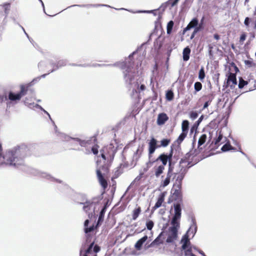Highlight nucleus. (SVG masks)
<instances>
[{
  "label": "nucleus",
  "mask_w": 256,
  "mask_h": 256,
  "mask_svg": "<svg viewBox=\"0 0 256 256\" xmlns=\"http://www.w3.org/2000/svg\"><path fill=\"white\" fill-rule=\"evenodd\" d=\"M181 208L180 204H174V214L168 230H162L158 236L146 248H148L156 244H162L166 240L167 243L174 244L178 238V231L180 228Z\"/></svg>",
  "instance_id": "1"
},
{
  "label": "nucleus",
  "mask_w": 256,
  "mask_h": 256,
  "mask_svg": "<svg viewBox=\"0 0 256 256\" xmlns=\"http://www.w3.org/2000/svg\"><path fill=\"white\" fill-rule=\"evenodd\" d=\"M28 148L24 146L8 150L2 158L4 163L16 167L22 165L23 159L28 156Z\"/></svg>",
  "instance_id": "2"
},
{
  "label": "nucleus",
  "mask_w": 256,
  "mask_h": 256,
  "mask_svg": "<svg viewBox=\"0 0 256 256\" xmlns=\"http://www.w3.org/2000/svg\"><path fill=\"white\" fill-rule=\"evenodd\" d=\"M100 198H94L84 203L83 209L88 213V217H92L94 214L100 202Z\"/></svg>",
  "instance_id": "3"
},
{
  "label": "nucleus",
  "mask_w": 256,
  "mask_h": 256,
  "mask_svg": "<svg viewBox=\"0 0 256 256\" xmlns=\"http://www.w3.org/2000/svg\"><path fill=\"white\" fill-rule=\"evenodd\" d=\"M116 64L124 70L123 72L124 74V77L126 81L130 83L133 77L132 72L130 66L123 62H118Z\"/></svg>",
  "instance_id": "4"
},
{
  "label": "nucleus",
  "mask_w": 256,
  "mask_h": 256,
  "mask_svg": "<svg viewBox=\"0 0 256 256\" xmlns=\"http://www.w3.org/2000/svg\"><path fill=\"white\" fill-rule=\"evenodd\" d=\"M148 236H144L142 238L138 240L137 242L134 244V248L136 249V250L132 251L131 254L134 256L139 255L140 254V252H138V250H141L143 246L145 250H147L148 248H146L148 246L150 245H147L146 240H148Z\"/></svg>",
  "instance_id": "5"
},
{
  "label": "nucleus",
  "mask_w": 256,
  "mask_h": 256,
  "mask_svg": "<svg viewBox=\"0 0 256 256\" xmlns=\"http://www.w3.org/2000/svg\"><path fill=\"white\" fill-rule=\"evenodd\" d=\"M172 154H170L169 155L162 154L157 158L156 160H160L162 162V165H164V166H165L167 162H168V164L170 166L169 168H171L170 166L172 164Z\"/></svg>",
  "instance_id": "6"
},
{
  "label": "nucleus",
  "mask_w": 256,
  "mask_h": 256,
  "mask_svg": "<svg viewBox=\"0 0 256 256\" xmlns=\"http://www.w3.org/2000/svg\"><path fill=\"white\" fill-rule=\"evenodd\" d=\"M160 147V146L157 145V140L152 138L148 142V154L149 156L154 153L156 148Z\"/></svg>",
  "instance_id": "7"
},
{
  "label": "nucleus",
  "mask_w": 256,
  "mask_h": 256,
  "mask_svg": "<svg viewBox=\"0 0 256 256\" xmlns=\"http://www.w3.org/2000/svg\"><path fill=\"white\" fill-rule=\"evenodd\" d=\"M96 174L99 182L104 188H106L108 186L107 182L102 176L100 172V170L98 168H97L96 170Z\"/></svg>",
  "instance_id": "8"
},
{
  "label": "nucleus",
  "mask_w": 256,
  "mask_h": 256,
  "mask_svg": "<svg viewBox=\"0 0 256 256\" xmlns=\"http://www.w3.org/2000/svg\"><path fill=\"white\" fill-rule=\"evenodd\" d=\"M60 136L62 137V138L64 139V140L68 141V140H72L78 143L81 146H84L86 144V142L84 141L81 140L80 139L77 138H72L69 137L68 136H66V134H60Z\"/></svg>",
  "instance_id": "9"
},
{
  "label": "nucleus",
  "mask_w": 256,
  "mask_h": 256,
  "mask_svg": "<svg viewBox=\"0 0 256 256\" xmlns=\"http://www.w3.org/2000/svg\"><path fill=\"white\" fill-rule=\"evenodd\" d=\"M228 84L230 87L234 86L236 84V78L235 74L230 73L228 78Z\"/></svg>",
  "instance_id": "10"
},
{
  "label": "nucleus",
  "mask_w": 256,
  "mask_h": 256,
  "mask_svg": "<svg viewBox=\"0 0 256 256\" xmlns=\"http://www.w3.org/2000/svg\"><path fill=\"white\" fill-rule=\"evenodd\" d=\"M168 120V116L164 113H161L158 115L157 124L158 125L164 124Z\"/></svg>",
  "instance_id": "11"
},
{
  "label": "nucleus",
  "mask_w": 256,
  "mask_h": 256,
  "mask_svg": "<svg viewBox=\"0 0 256 256\" xmlns=\"http://www.w3.org/2000/svg\"><path fill=\"white\" fill-rule=\"evenodd\" d=\"M172 169L169 168L166 178L162 182L160 186L164 188L168 185L170 182V178L172 176Z\"/></svg>",
  "instance_id": "12"
},
{
  "label": "nucleus",
  "mask_w": 256,
  "mask_h": 256,
  "mask_svg": "<svg viewBox=\"0 0 256 256\" xmlns=\"http://www.w3.org/2000/svg\"><path fill=\"white\" fill-rule=\"evenodd\" d=\"M168 222L169 220L168 219L162 217L160 219L158 224V226L161 228L162 230H164L167 228Z\"/></svg>",
  "instance_id": "13"
},
{
  "label": "nucleus",
  "mask_w": 256,
  "mask_h": 256,
  "mask_svg": "<svg viewBox=\"0 0 256 256\" xmlns=\"http://www.w3.org/2000/svg\"><path fill=\"white\" fill-rule=\"evenodd\" d=\"M198 25V20L196 18H193L188 24L187 26L184 29V32L190 30V29L195 28Z\"/></svg>",
  "instance_id": "14"
},
{
  "label": "nucleus",
  "mask_w": 256,
  "mask_h": 256,
  "mask_svg": "<svg viewBox=\"0 0 256 256\" xmlns=\"http://www.w3.org/2000/svg\"><path fill=\"white\" fill-rule=\"evenodd\" d=\"M164 170V165H160L154 168V174L156 178H158L162 174Z\"/></svg>",
  "instance_id": "15"
},
{
  "label": "nucleus",
  "mask_w": 256,
  "mask_h": 256,
  "mask_svg": "<svg viewBox=\"0 0 256 256\" xmlns=\"http://www.w3.org/2000/svg\"><path fill=\"white\" fill-rule=\"evenodd\" d=\"M24 103L26 105H27L28 106H29L30 108H32L33 107H36V108H40V110H43L45 113H46L49 116L50 118H50V114L46 111L44 109H43L40 105L38 104H34V103H29L28 101H27V100H26L25 101H24Z\"/></svg>",
  "instance_id": "16"
},
{
  "label": "nucleus",
  "mask_w": 256,
  "mask_h": 256,
  "mask_svg": "<svg viewBox=\"0 0 256 256\" xmlns=\"http://www.w3.org/2000/svg\"><path fill=\"white\" fill-rule=\"evenodd\" d=\"M164 193L161 194H160V196H159L158 200L157 202H156L155 206H154V208L156 209V208H160L162 206V202H164Z\"/></svg>",
  "instance_id": "17"
},
{
  "label": "nucleus",
  "mask_w": 256,
  "mask_h": 256,
  "mask_svg": "<svg viewBox=\"0 0 256 256\" xmlns=\"http://www.w3.org/2000/svg\"><path fill=\"white\" fill-rule=\"evenodd\" d=\"M22 97V96L19 93L14 94L10 92L8 95L9 99L12 101L20 100Z\"/></svg>",
  "instance_id": "18"
},
{
  "label": "nucleus",
  "mask_w": 256,
  "mask_h": 256,
  "mask_svg": "<svg viewBox=\"0 0 256 256\" xmlns=\"http://www.w3.org/2000/svg\"><path fill=\"white\" fill-rule=\"evenodd\" d=\"M190 50L189 48L186 47L184 48L182 52L183 60L184 61H187L190 58Z\"/></svg>",
  "instance_id": "19"
},
{
  "label": "nucleus",
  "mask_w": 256,
  "mask_h": 256,
  "mask_svg": "<svg viewBox=\"0 0 256 256\" xmlns=\"http://www.w3.org/2000/svg\"><path fill=\"white\" fill-rule=\"evenodd\" d=\"M207 140V136L206 134H202L198 140V148H202L200 146L203 145Z\"/></svg>",
  "instance_id": "20"
},
{
  "label": "nucleus",
  "mask_w": 256,
  "mask_h": 256,
  "mask_svg": "<svg viewBox=\"0 0 256 256\" xmlns=\"http://www.w3.org/2000/svg\"><path fill=\"white\" fill-rule=\"evenodd\" d=\"M189 122L187 120H184L182 122V130L183 132L188 133V130Z\"/></svg>",
  "instance_id": "21"
},
{
  "label": "nucleus",
  "mask_w": 256,
  "mask_h": 256,
  "mask_svg": "<svg viewBox=\"0 0 256 256\" xmlns=\"http://www.w3.org/2000/svg\"><path fill=\"white\" fill-rule=\"evenodd\" d=\"M184 178V174L182 173L179 174L176 176V184H178V188H180V186L181 182H182V180H183Z\"/></svg>",
  "instance_id": "22"
},
{
  "label": "nucleus",
  "mask_w": 256,
  "mask_h": 256,
  "mask_svg": "<svg viewBox=\"0 0 256 256\" xmlns=\"http://www.w3.org/2000/svg\"><path fill=\"white\" fill-rule=\"evenodd\" d=\"M224 139V140L222 142V143H224L226 142L227 140V138L226 137L223 138L222 135L220 133L218 138L216 139L215 141V144L216 145H219L220 142Z\"/></svg>",
  "instance_id": "23"
},
{
  "label": "nucleus",
  "mask_w": 256,
  "mask_h": 256,
  "mask_svg": "<svg viewBox=\"0 0 256 256\" xmlns=\"http://www.w3.org/2000/svg\"><path fill=\"white\" fill-rule=\"evenodd\" d=\"M140 212H141V210L140 207H138L134 210L133 214H132V219L134 220H136L138 218Z\"/></svg>",
  "instance_id": "24"
},
{
  "label": "nucleus",
  "mask_w": 256,
  "mask_h": 256,
  "mask_svg": "<svg viewBox=\"0 0 256 256\" xmlns=\"http://www.w3.org/2000/svg\"><path fill=\"white\" fill-rule=\"evenodd\" d=\"M89 222V220H85L84 223V231L86 233H88L89 232H92L94 230V226H90V228H88V226Z\"/></svg>",
  "instance_id": "25"
},
{
  "label": "nucleus",
  "mask_w": 256,
  "mask_h": 256,
  "mask_svg": "<svg viewBox=\"0 0 256 256\" xmlns=\"http://www.w3.org/2000/svg\"><path fill=\"white\" fill-rule=\"evenodd\" d=\"M232 146L230 144V142H227L224 145L222 146V152H226L230 150H232Z\"/></svg>",
  "instance_id": "26"
},
{
  "label": "nucleus",
  "mask_w": 256,
  "mask_h": 256,
  "mask_svg": "<svg viewBox=\"0 0 256 256\" xmlns=\"http://www.w3.org/2000/svg\"><path fill=\"white\" fill-rule=\"evenodd\" d=\"M187 132H182V133L180 135L178 138L177 139V142L178 144H180L184 139V138L186 137L187 135Z\"/></svg>",
  "instance_id": "27"
},
{
  "label": "nucleus",
  "mask_w": 256,
  "mask_h": 256,
  "mask_svg": "<svg viewBox=\"0 0 256 256\" xmlns=\"http://www.w3.org/2000/svg\"><path fill=\"white\" fill-rule=\"evenodd\" d=\"M174 26V22L172 20L170 21L166 26V30L168 34H170L172 32V27Z\"/></svg>",
  "instance_id": "28"
},
{
  "label": "nucleus",
  "mask_w": 256,
  "mask_h": 256,
  "mask_svg": "<svg viewBox=\"0 0 256 256\" xmlns=\"http://www.w3.org/2000/svg\"><path fill=\"white\" fill-rule=\"evenodd\" d=\"M204 77H205V73H204V69L203 68H202L199 71L198 78L200 80L202 81L204 79Z\"/></svg>",
  "instance_id": "29"
},
{
  "label": "nucleus",
  "mask_w": 256,
  "mask_h": 256,
  "mask_svg": "<svg viewBox=\"0 0 256 256\" xmlns=\"http://www.w3.org/2000/svg\"><path fill=\"white\" fill-rule=\"evenodd\" d=\"M170 142V140L168 139H163L160 141V146L166 147L168 145Z\"/></svg>",
  "instance_id": "30"
},
{
  "label": "nucleus",
  "mask_w": 256,
  "mask_h": 256,
  "mask_svg": "<svg viewBox=\"0 0 256 256\" xmlns=\"http://www.w3.org/2000/svg\"><path fill=\"white\" fill-rule=\"evenodd\" d=\"M174 98V94L172 91L169 90L168 91L166 94V98L167 100L170 101L173 99Z\"/></svg>",
  "instance_id": "31"
},
{
  "label": "nucleus",
  "mask_w": 256,
  "mask_h": 256,
  "mask_svg": "<svg viewBox=\"0 0 256 256\" xmlns=\"http://www.w3.org/2000/svg\"><path fill=\"white\" fill-rule=\"evenodd\" d=\"M154 224L153 222L151 220H148L146 222V228L148 230H152L154 226Z\"/></svg>",
  "instance_id": "32"
},
{
  "label": "nucleus",
  "mask_w": 256,
  "mask_h": 256,
  "mask_svg": "<svg viewBox=\"0 0 256 256\" xmlns=\"http://www.w3.org/2000/svg\"><path fill=\"white\" fill-rule=\"evenodd\" d=\"M202 84L200 82H196L194 84V90L196 92L200 91L202 89Z\"/></svg>",
  "instance_id": "33"
},
{
  "label": "nucleus",
  "mask_w": 256,
  "mask_h": 256,
  "mask_svg": "<svg viewBox=\"0 0 256 256\" xmlns=\"http://www.w3.org/2000/svg\"><path fill=\"white\" fill-rule=\"evenodd\" d=\"M27 90L24 85L20 86V92L19 93L22 96L26 94Z\"/></svg>",
  "instance_id": "34"
},
{
  "label": "nucleus",
  "mask_w": 256,
  "mask_h": 256,
  "mask_svg": "<svg viewBox=\"0 0 256 256\" xmlns=\"http://www.w3.org/2000/svg\"><path fill=\"white\" fill-rule=\"evenodd\" d=\"M41 176L42 178H45L48 179H52V180H54V179L52 177L50 174L44 172H42L41 173Z\"/></svg>",
  "instance_id": "35"
},
{
  "label": "nucleus",
  "mask_w": 256,
  "mask_h": 256,
  "mask_svg": "<svg viewBox=\"0 0 256 256\" xmlns=\"http://www.w3.org/2000/svg\"><path fill=\"white\" fill-rule=\"evenodd\" d=\"M198 116V114L196 112H190V117L192 120H195Z\"/></svg>",
  "instance_id": "36"
},
{
  "label": "nucleus",
  "mask_w": 256,
  "mask_h": 256,
  "mask_svg": "<svg viewBox=\"0 0 256 256\" xmlns=\"http://www.w3.org/2000/svg\"><path fill=\"white\" fill-rule=\"evenodd\" d=\"M3 8L5 12L8 14L10 8V4L8 3L5 4L3 5Z\"/></svg>",
  "instance_id": "37"
},
{
  "label": "nucleus",
  "mask_w": 256,
  "mask_h": 256,
  "mask_svg": "<svg viewBox=\"0 0 256 256\" xmlns=\"http://www.w3.org/2000/svg\"><path fill=\"white\" fill-rule=\"evenodd\" d=\"M246 84H247V82L243 80H242L240 81L238 87L239 88H242Z\"/></svg>",
  "instance_id": "38"
},
{
  "label": "nucleus",
  "mask_w": 256,
  "mask_h": 256,
  "mask_svg": "<svg viewBox=\"0 0 256 256\" xmlns=\"http://www.w3.org/2000/svg\"><path fill=\"white\" fill-rule=\"evenodd\" d=\"M93 246H94V243H92L90 246H89V248H88L86 250V254L84 255V256H88L87 254H89L90 252L92 250V248L93 247Z\"/></svg>",
  "instance_id": "39"
},
{
  "label": "nucleus",
  "mask_w": 256,
  "mask_h": 256,
  "mask_svg": "<svg viewBox=\"0 0 256 256\" xmlns=\"http://www.w3.org/2000/svg\"><path fill=\"white\" fill-rule=\"evenodd\" d=\"M66 64V62L64 60H60L58 63V68L64 66Z\"/></svg>",
  "instance_id": "40"
},
{
  "label": "nucleus",
  "mask_w": 256,
  "mask_h": 256,
  "mask_svg": "<svg viewBox=\"0 0 256 256\" xmlns=\"http://www.w3.org/2000/svg\"><path fill=\"white\" fill-rule=\"evenodd\" d=\"M92 152L94 154H96L98 153V146H93L92 148Z\"/></svg>",
  "instance_id": "41"
},
{
  "label": "nucleus",
  "mask_w": 256,
  "mask_h": 256,
  "mask_svg": "<svg viewBox=\"0 0 256 256\" xmlns=\"http://www.w3.org/2000/svg\"><path fill=\"white\" fill-rule=\"evenodd\" d=\"M246 38V34H242L240 37V42H244Z\"/></svg>",
  "instance_id": "42"
},
{
  "label": "nucleus",
  "mask_w": 256,
  "mask_h": 256,
  "mask_svg": "<svg viewBox=\"0 0 256 256\" xmlns=\"http://www.w3.org/2000/svg\"><path fill=\"white\" fill-rule=\"evenodd\" d=\"M249 21L250 18L248 17L246 18L244 20V24L246 26H248L249 25Z\"/></svg>",
  "instance_id": "43"
},
{
  "label": "nucleus",
  "mask_w": 256,
  "mask_h": 256,
  "mask_svg": "<svg viewBox=\"0 0 256 256\" xmlns=\"http://www.w3.org/2000/svg\"><path fill=\"white\" fill-rule=\"evenodd\" d=\"M94 250L95 252H98L100 251V248L99 246H95L94 248Z\"/></svg>",
  "instance_id": "44"
},
{
  "label": "nucleus",
  "mask_w": 256,
  "mask_h": 256,
  "mask_svg": "<svg viewBox=\"0 0 256 256\" xmlns=\"http://www.w3.org/2000/svg\"><path fill=\"white\" fill-rule=\"evenodd\" d=\"M194 28V33H197L200 30V25L198 26H196Z\"/></svg>",
  "instance_id": "45"
},
{
  "label": "nucleus",
  "mask_w": 256,
  "mask_h": 256,
  "mask_svg": "<svg viewBox=\"0 0 256 256\" xmlns=\"http://www.w3.org/2000/svg\"><path fill=\"white\" fill-rule=\"evenodd\" d=\"M90 6H107V7H110V6L108 5H106V4H95V5H90Z\"/></svg>",
  "instance_id": "46"
},
{
  "label": "nucleus",
  "mask_w": 256,
  "mask_h": 256,
  "mask_svg": "<svg viewBox=\"0 0 256 256\" xmlns=\"http://www.w3.org/2000/svg\"><path fill=\"white\" fill-rule=\"evenodd\" d=\"M210 104V102H205V104H204V108H207L208 106Z\"/></svg>",
  "instance_id": "47"
},
{
  "label": "nucleus",
  "mask_w": 256,
  "mask_h": 256,
  "mask_svg": "<svg viewBox=\"0 0 256 256\" xmlns=\"http://www.w3.org/2000/svg\"><path fill=\"white\" fill-rule=\"evenodd\" d=\"M179 0H174L172 4V6H174L177 4Z\"/></svg>",
  "instance_id": "48"
},
{
  "label": "nucleus",
  "mask_w": 256,
  "mask_h": 256,
  "mask_svg": "<svg viewBox=\"0 0 256 256\" xmlns=\"http://www.w3.org/2000/svg\"><path fill=\"white\" fill-rule=\"evenodd\" d=\"M151 164V163H150V162H147V163H146L147 168H144V170L145 172H146V171H147V170H148V168H149V166H149V164Z\"/></svg>",
  "instance_id": "49"
},
{
  "label": "nucleus",
  "mask_w": 256,
  "mask_h": 256,
  "mask_svg": "<svg viewBox=\"0 0 256 256\" xmlns=\"http://www.w3.org/2000/svg\"><path fill=\"white\" fill-rule=\"evenodd\" d=\"M214 38L216 40H219V38H220V36H218V34H215L214 35Z\"/></svg>",
  "instance_id": "50"
},
{
  "label": "nucleus",
  "mask_w": 256,
  "mask_h": 256,
  "mask_svg": "<svg viewBox=\"0 0 256 256\" xmlns=\"http://www.w3.org/2000/svg\"><path fill=\"white\" fill-rule=\"evenodd\" d=\"M145 88H146V87H145L144 85V84L141 85V86L140 87L141 90H144L145 89Z\"/></svg>",
  "instance_id": "51"
},
{
  "label": "nucleus",
  "mask_w": 256,
  "mask_h": 256,
  "mask_svg": "<svg viewBox=\"0 0 256 256\" xmlns=\"http://www.w3.org/2000/svg\"><path fill=\"white\" fill-rule=\"evenodd\" d=\"M202 118H203V116H202L199 118V119H198V123H200V122L202 120Z\"/></svg>",
  "instance_id": "52"
},
{
  "label": "nucleus",
  "mask_w": 256,
  "mask_h": 256,
  "mask_svg": "<svg viewBox=\"0 0 256 256\" xmlns=\"http://www.w3.org/2000/svg\"><path fill=\"white\" fill-rule=\"evenodd\" d=\"M104 208H102L100 212L101 215H104Z\"/></svg>",
  "instance_id": "53"
},
{
  "label": "nucleus",
  "mask_w": 256,
  "mask_h": 256,
  "mask_svg": "<svg viewBox=\"0 0 256 256\" xmlns=\"http://www.w3.org/2000/svg\"><path fill=\"white\" fill-rule=\"evenodd\" d=\"M196 33H194V32H193L190 38L192 39L194 37V36Z\"/></svg>",
  "instance_id": "54"
},
{
  "label": "nucleus",
  "mask_w": 256,
  "mask_h": 256,
  "mask_svg": "<svg viewBox=\"0 0 256 256\" xmlns=\"http://www.w3.org/2000/svg\"><path fill=\"white\" fill-rule=\"evenodd\" d=\"M104 215H101V214H100V216H99V219H98V221H100V220H101V218H102L103 217Z\"/></svg>",
  "instance_id": "55"
},
{
  "label": "nucleus",
  "mask_w": 256,
  "mask_h": 256,
  "mask_svg": "<svg viewBox=\"0 0 256 256\" xmlns=\"http://www.w3.org/2000/svg\"><path fill=\"white\" fill-rule=\"evenodd\" d=\"M41 3H42V6H43V8H44V4L42 2V0H38Z\"/></svg>",
  "instance_id": "56"
},
{
  "label": "nucleus",
  "mask_w": 256,
  "mask_h": 256,
  "mask_svg": "<svg viewBox=\"0 0 256 256\" xmlns=\"http://www.w3.org/2000/svg\"><path fill=\"white\" fill-rule=\"evenodd\" d=\"M102 157L105 160H106V156L104 154H102Z\"/></svg>",
  "instance_id": "57"
},
{
  "label": "nucleus",
  "mask_w": 256,
  "mask_h": 256,
  "mask_svg": "<svg viewBox=\"0 0 256 256\" xmlns=\"http://www.w3.org/2000/svg\"><path fill=\"white\" fill-rule=\"evenodd\" d=\"M142 174H140L139 176L136 177V179L140 180L142 177Z\"/></svg>",
  "instance_id": "58"
},
{
  "label": "nucleus",
  "mask_w": 256,
  "mask_h": 256,
  "mask_svg": "<svg viewBox=\"0 0 256 256\" xmlns=\"http://www.w3.org/2000/svg\"><path fill=\"white\" fill-rule=\"evenodd\" d=\"M152 12V11H148H148H144L143 12H147V13H150V12Z\"/></svg>",
  "instance_id": "59"
},
{
  "label": "nucleus",
  "mask_w": 256,
  "mask_h": 256,
  "mask_svg": "<svg viewBox=\"0 0 256 256\" xmlns=\"http://www.w3.org/2000/svg\"><path fill=\"white\" fill-rule=\"evenodd\" d=\"M24 32V33L26 34L27 36H28V34L26 32L24 31V28H22Z\"/></svg>",
  "instance_id": "60"
},
{
  "label": "nucleus",
  "mask_w": 256,
  "mask_h": 256,
  "mask_svg": "<svg viewBox=\"0 0 256 256\" xmlns=\"http://www.w3.org/2000/svg\"><path fill=\"white\" fill-rule=\"evenodd\" d=\"M248 0H246V2H248Z\"/></svg>",
  "instance_id": "61"
},
{
  "label": "nucleus",
  "mask_w": 256,
  "mask_h": 256,
  "mask_svg": "<svg viewBox=\"0 0 256 256\" xmlns=\"http://www.w3.org/2000/svg\"><path fill=\"white\" fill-rule=\"evenodd\" d=\"M74 6H80L79 5L76 4Z\"/></svg>",
  "instance_id": "62"
},
{
  "label": "nucleus",
  "mask_w": 256,
  "mask_h": 256,
  "mask_svg": "<svg viewBox=\"0 0 256 256\" xmlns=\"http://www.w3.org/2000/svg\"><path fill=\"white\" fill-rule=\"evenodd\" d=\"M255 28H256V24H255Z\"/></svg>",
  "instance_id": "63"
},
{
  "label": "nucleus",
  "mask_w": 256,
  "mask_h": 256,
  "mask_svg": "<svg viewBox=\"0 0 256 256\" xmlns=\"http://www.w3.org/2000/svg\"><path fill=\"white\" fill-rule=\"evenodd\" d=\"M94 256H97L96 254H95Z\"/></svg>",
  "instance_id": "64"
}]
</instances>
